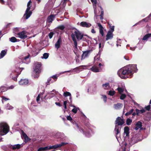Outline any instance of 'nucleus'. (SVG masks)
<instances>
[{
  "mask_svg": "<svg viewBox=\"0 0 151 151\" xmlns=\"http://www.w3.org/2000/svg\"><path fill=\"white\" fill-rule=\"evenodd\" d=\"M9 127L6 123L2 122L0 123V135L6 134L9 132Z\"/></svg>",
  "mask_w": 151,
  "mask_h": 151,
  "instance_id": "7ed1b4c3",
  "label": "nucleus"
},
{
  "mask_svg": "<svg viewBox=\"0 0 151 151\" xmlns=\"http://www.w3.org/2000/svg\"><path fill=\"white\" fill-rule=\"evenodd\" d=\"M91 32L92 33H95V31L94 29H92Z\"/></svg>",
  "mask_w": 151,
  "mask_h": 151,
  "instance_id": "338daca9",
  "label": "nucleus"
},
{
  "mask_svg": "<svg viewBox=\"0 0 151 151\" xmlns=\"http://www.w3.org/2000/svg\"><path fill=\"white\" fill-rule=\"evenodd\" d=\"M22 135L24 139V142H26L30 141V139L29 138L27 135L23 131H22Z\"/></svg>",
  "mask_w": 151,
  "mask_h": 151,
  "instance_id": "9d476101",
  "label": "nucleus"
},
{
  "mask_svg": "<svg viewBox=\"0 0 151 151\" xmlns=\"http://www.w3.org/2000/svg\"><path fill=\"white\" fill-rule=\"evenodd\" d=\"M52 78L54 79H56L57 78V76H53Z\"/></svg>",
  "mask_w": 151,
  "mask_h": 151,
  "instance_id": "0e129e2a",
  "label": "nucleus"
},
{
  "mask_svg": "<svg viewBox=\"0 0 151 151\" xmlns=\"http://www.w3.org/2000/svg\"><path fill=\"white\" fill-rule=\"evenodd\" d=\"M64 95L66 97L68 96H70V99H71V94L69 92H66L64 93Z\"/></svg>",
  "mask_w": 151,
  "mask_h": 151,
  "instance_id": "cd10ccee",
  "label": "nucleus"
},
{
  "mask_svg": "<svg viewBox=\"0 0 151 151\" xmlns=\"http://www.w3.org/2000/svg\"><path fill=\"white\" fill-rule=\"evenodd\" d=\"M29 56L30 55L29 54L27 56L23 58V62L24 63H25V61H26L29 58Z\"/></svg>",
  "mask_w": 151,
  "mask_h": 151,
  "instance_id": "e433bc0d",
  "label": "nucleus"
},
{
  "mask_svg": "<svg viewBox=\"0 0 151 151\" xmlns=\"http://www.w3.org/2000/svg\"><path fill=\"white\" fill-rule=\"evenodd\" d=\"M77 109L76 108H74L72 110V111L75 113H76L77 112Z\"/></svg>",
  "mask_w": 151,
  "mask_h": 151,
  "instance_id": "49530a36",
  "label": "nucleus"
},
{
  "mask_svg": "<svg viewBox=\"0 0 151 151\" xmlns=\"http://www.w3.org/2000/svg\"><path fill=\"white\" fill-rule=\"evenodd\" d=\"M102 98L104 99V102H106V101L107 100V97L105 95H102Z\"/></svg>",
  "mask_w": 151,
  "mask_h": 151,
  "instance_id": "37998d69",
  "label": "nucleus"
},
{
  "mask_svg": "<svg viewBox=\"0 0 151 151\" xmlns=\"http://www.w3.org/2000/svg\"><path fill=\"white\" fill-rule=\"evenodd\" d=\"M72 71V70H68V71H64V72H61V73H60V74H63L64 73H65L66 72H70Z\"/></svg>",
  "mask_w": 151,
  "mask_h": 151,
  "instance_id": "4d7b16f0",
  "label": "nucleus"
},
{
  "mask_svg": "<svg viewBox=\"0 0 151 151\" xmlns=\"http://www.w3.org/2000/svg\"><path fill=\"white\" fill-rule=\"evenodd\" d=\"M151 37V34H148L144 36L142 39V40H146L149 37Z\"/></svg>",
  "mask_w": 151,
  "mask_h": 151,
  "instance_id": "393cba45",
  "label": "nucleus"
},
{
  "mask_svg": "<svg viewBox=\"0 0 151 151\" xmlns=\"http://www.w3.org/2000/svg\"><path fill=\"white\" fill-rule=\"evenodd\" d=\"M102 86L105 89H108L110 88V86L109 83H106L102 85Z\"/></svg>",
  "mask_w": 151,
  "mask_h": 151,
  "instance_id": "b1692460",
  "label": "nucleus"
},
{
  "mask_svg": "<svg viewBox=\"0 0 151 151\" xmlns=\"http://www.w3.org/2000/svg\"><path fill=\"white\" fill-rule=\"evenodd\" d=\"M103 66V64H101V63H100L99 64V67H98V68H99L100 69V71H101V66Z\"/></svg>",
  "mask_w": 151,
  "mask_h": 151,
  "instance_id": "603ef678",
  "label": "nucleus"
},
{
  "mask_svg": "<svg viewBox=\"0 0 151 151\" xmlns=\"http://www.w3.org/2000/svg\"><path fill=\"white\" fill-rule=\"evenodd\" d=\"M56 145L57 148L58 147H62L60 143L56 144Z\"/></svg>",
  "mask_w": 151,
  "mask_h": 151,
  "instance_id": "6e6d98bb",
  "label": "nucleus"
},
{
  "mask_svg": "<svg viewBox=\"0 0 151 151\" xmlns=\"http://www.w3.org/2000/svg\"><path fill=\"white\" fill-rule=\"evenodd\" d=\"M67 102L66 101H64L63 103V104L64 106V108L66 109H67L66 104Z\"/></svg>",
  "mask_w": 151,
  "mask_h": 151,
  "instance_id": "09e8293b",
  "label": "nucleus"
},
{
  "mask_svg": "<svg viewBox=\"0 0 151 151\" xmlns=\"http://www.w3.org/2000/svg\"><path fill=\"white\" fill-rule=\"evenodd\" d=\"M49 38L51 39L53 36V34L52 33H50L49 35Z\"/></svg>",
  "mask_w": 151,
  "mask_h": 151,
  "instance_id": "13d9d810",
  "label": "nucleus"
},
{
  "mask_svg": "<svg viewBox=\"0 0 151 151\" xmlns=\"http://www.w3.org/2000/svg\"><path fill=\"white\" fill-rule=\"evenodd\" d=\"M124 123V120L120 117H118L115 121V125H122Z\"/></svg>",
  "mask_w": 151,
  "mask_h": 151,
  "instance_id": "0eeeda50",
  "label": "nucleus"
},
{
  "mask_svg": "<svg viewBox=\"0 0 151 151\" xmlns=\"http://www.w3.org/2000/svg\"><path fill=\"white\" fill-rule=\"evenodd\" d=\"M92 3L93 5V8L94 9V13L95 14V17H97L98 16V15L97 14V11L96 10V5L97 4V2L96 0H94V1H93V2H92Z\"/></svg>",
  "mask_w": 151,
  "mask_h": 151,
  "instance_id": "f3484780",
  "label": "nucleus"
},
{
  "mask_svg": "<svg viewBox=\"0 0 151 151\" xmlns=\"http://www.w3.org/2000/svg\"><path fill=\"white\" fill-rule=\"evenodd\" d=\"M2 102H3V100H4L5 101H6L7 100H9V99H8L7 98H6L5 96H3V97H2Z\"/></svg>",
  "mask_w": 151,
  "mask_h": 151,
  "instance_id": "a18cd8bd",
  "label": "nucleus"
},
{
  "mask_svg": "<svg viewBox=\"0 0 151 151\" xmlns=\"http://www.w3.org/2000/svg\"><path fill=\"white\" fill-rule=\"evenodd\" d=\"M58 28L61 30H63L65 28V27L63 25H60L58 27Z\"/></svg>",
  "mask_w": 151,
  "mask_h": 151,
  "instance_id": "c03bdc74",
  "label": "nucleus"
},
{
  "mask_svg": "<svg viewBox=\"0 0 151 151\" xmlns=\"http://www.w3.org/2000/svg\"><path fill=\"white\" fill-rule=\"evenodd\" d=\"M86 136H87V137H90L91 136L90 134H89L87 133L86 134Z\"/></svg>",
  "mask_w": 151,
  "mask_h": 151,
  "instance_id": "680f3d73",
  "label": "nucleus"
},
{
  "mask_svg": "<svg viewBox=\"0 0 151 151\" xmlns=\"http://www.w3.org/2000/svg\"><path fill=\"white\" fill-rule=\"evenodd\" d=\"M0 2L2 4H4V1L3 0H0Z\"/></svg>",
  "mask_w": 151,
  "mask_h": 151,
  "instance_id": "69168bd1",
  "label": "nucleus"
},
{
  "mask_svg": "<svg viewBox=\"0 0 151 151\" xmlns=\"http://www.w3.org/2000/svg\"><path fill=\"white\" fill-rule=\"evenodd\" d=\"M91 70L94 72H100V69L99 68L96 66L94 65L91 68Z\"/></svg>",
  "mask_w": 151,
  "mask_h": 151,
  "instance_id": "f8f14e48",
  "label": "nucleus"
},
{
  "mask_svg": "<svg viewBox=\"0 0 151 151\" xmlns=\"http://www.w3.org/2000/svg\"><path fill=\"white\" fill-rule=\"evenodd\" d=\"M55 104L57 105H58V106H61V105H60V103H58V102H56L55 103Z\"/></svg>",
  "mask_w": 151,
  "mask_h": 151,
  "instance_id": "e2e57ef3",
  "label": "nucleus"
},
{
  "mask_svg": "<svg viewBox=\"0 0 151 151\" xmlns=\"http://www.w3.org/2000/svg\"><path fill=\"white\" fill-rule=\"evenodd\" d=\"M104 15V11L102 9H101V14L100 15V18L102 20L103 19V16Z\"/></svg>",
  "mask_w": 151,
  "mask_h": 151,
  "instance_id": "4c0bfd02",
  "label": "nucleus"
},
{
  "mask_svg": "<svg viewBox=\"0 0 151 151\" xmlns=\"http://www.w3.org/2000/svg\"><path fill=\"white\" fill-rule=\"evenodd\" d=\"M32 3L31 0L29 1L27 4V8L25 11V14L24 15V17L26 19H27L31 16L32 13V11L30 10V8L31 6V3Z\"/></svg>",
  "mask_w": 151,
  "mask_h": 151,
  "instance_id": "39448f33",
  "label": "nucleus"
},
{
  "mask_svg": "<svg viewBox=\"0 0 151 151\" xmlns=\"http://www.w3.org/2000/svg\"><path fill=\"white\" fill-rule=\"evenodd\" d=\"M13 107L12 106L10 105L9 104H7V106H6V108L7 109H12Z\"/></svg>",
  "mask_w": 151,
  "mask_h": 151,
  "instance_id": "79ce46f5",
  "label": "nucleus"
},
{
  "mask_svg": "<svg viewBox=\"0 0 151 151\" xmlns=\"http://www.w3.org/2000/svg\"><path fill=\"white\" fill-rule=\"evenodd\" d=\"M35 66L34 77L35 78H38L39 76V74L40 72L41 63L36 62L35 63Z\"/></svg>",
  "mask_w": 151,
  "mask_h": 151,
  "instance_id": "20e7f679",
  "label": "nucleus"
},
{
  "mask_svg": "<svg viewBox=\"0 0 151 151\" xmlns=\"http://www.w3.org/2000/svg\"><path fill=\"white\" fill-rule=\"evenodd\" d=\"M40 95L39 94L38 95V96L37 97V99H36L38 103H39V101H40Z\"/></svg>",
  "mask_w": 151,
  "mask_h": 151,
  "instance_id": "de8ad7c7",
  "label": "nucleus"
},
{
  "mask_svg": "<svg viewBox=\"0 0 151 151\" xmlns=\"http://www.w3.org/2000/svg\"><path fill=\"white\" fill-rule=\"evenodd\" d=\"M87 66L86 65H81L79 67H77L76 68H75L73 69V70H72V72H73V70L74 71L76 72H78L80 71V70L81 69V67H86Z\"/></svg>",
  "mask_w": 151,
  "mask_h": 151,
  "instance_id": "aec40b11",
  "label": "nucleus"
},
{
  "mask_svg": "<svg viewBox=\"0 0 151 151\" xmlns=\"http://www.w3.org/2000/svg\"><path fill=\"white\" fill-rule=\"evenodd\" d=\"M133 109H132L130 111H129V112L126 113L125 115L126 116H128L129 115L131 114L133 112Z\"/></svg>",
  "mask_w": 151,
  "mask_h": 151,
  "instance_id": "c9c22d12",
  "label": "nucleus"
},
{
  "mask_svg": "<svg viewBox=\"0 0 151 151\" xmlns=\"http://www.w3.org/2000/svg\"><path fill=\"white\" fill-rule=\"evenodd\" d=\"M140 113H142L145 112V110L144 109H143L141 110H139Z\"/></svg>",
  "mask_w": 151,
  "mask_h": 151,
  "instance_id": "bf43d9fd",
  "label": "nucleus"
},
{
  "mask_svg": "<svg viewBox=\"0 0 151 151\" xmlns=\"http://www.w3.org/2000/svg\"><path fill=\"white\" fill-rule=\"evenodd\" d=\"M126 97V95L125 94H122L120 96V99L122 100L124 99Z\"/></svg>",
  "mask_w": 151,
  "mask_h": 151,
  "instance_id": "a19ab883",
  "label": "nucleus"
},
{
  "mask_svg": "<svg viewBox=\"0 0 151 151\" xmlns=\"http://www.w3.org/2000/svg\"><path fill=\"white\" fill-rule=\"evenodd\" d=\"M71 37L74 42L75 47L77 49V42L76 39L78 41L81 40L83 38V35L78 30L75 29L72 31Z\"/></svg>",
  "mask_w": 151,
  "mask_h": 151,
  "instance_id": "f03ea898",
  "label": "nucleus"
},
{
  "mask_svg": "<svg viewBox=\"0 0 151 151\" xmlns=\"http://www.w3.org/2000/svg\"><path fill=\"white\" fill-rule=\"evenodd\" d=\"M137 70L136 65H129L124 68L120 69L118 72L119 76L121 78L126 79L127 78H131L132 75Z\"/></svg>",
  "mask_w": 151,
  "mask_h": 151,
  "instance_id": "f257e3e1",
  "label": "nucleus"
},
{
  "mask_svg": "<svg viewBox=\"0 0 151 151\" xmlns=\"http://www.w3.org/2000/svg\"><path fill=\"white\" fill-rule=\"evenodd\" d=\"M109 26L110 27V30H109V31H110L113 33L114 30V26H111L110 24L109 25Z\"/></svg>",
  "mask_w": 151,
  "mask_h": 151,
  "instance_id": "ea45409f",
  "label": "nucleus"
},
{
  "mask_svg": "<svg viewBox=\"0 0 151 151\" xmlns=\"http://www.w3.org/2000/svg\"><path fill=\"white\" fill-rule=\"evenodd\" d=\"M6 51L5 50H2L0 54V59L3 58L6 55Z\"/></svg>",
  "mask_w": 151,
  "mask_h": 151,
  "instance_id": "a878e982",
  "label": "nucleus"
},
{
  "mask_svg": "<svg viewBox=\"0 0 151 151\" xmlns=\"http://www.w3.org/2000/svg\"><path fill=\"white\" fill-rule=\"evenodd\" d=\"M61 42V39L60 38H59L56 44H55V47L56 48L58 49L60 47V42Z\"/></svg>",
  "mask_w": 151,
  "mask_h": 151,
  "instance_id": "5701e85b",
  "label": "nucleus"
},
{
  "mask_svg": "<svg viewBox=\"0 0 151 151\" xmlns=\"http://www.w3.org/2000/svg\"><path fill=\"white\" fill-rule=\"evenodd\" d=\"M115 91H109L108 94L110 96H113L115 93Z\"/></svg>",
  "mask_w": 151,
  "mask_h": 151,
  "instance_id": "f704fd0d",
  "label": "nucleus"
},
{
  "mask_svg": "<svg viewBox=\"0 0 151 151\" xmlns=\"http://www.w3.org/2000/svg\"><path fill=\"white\" fill-rule=\"evenodd\" d=\"M123 105L122 104L118 103L114 105V107L115 109H120L122 107Z\"/></svg>",
  "mask_w": 151,
  "mask_h": 151,
  "instance_id": "4be33fe9",
  "label": "nucleus"
},
{
  "mask_svg": "<svg viewBox=\"0 0 151 151\" xmlns=\"http://www.w3.org/2000/svg\"><path fill=\"white\" fill-rule=\"evenodd\" d=\"M17 39L14 37H12L10 38V41L12 42H17Z\"/></svg>",
  "mask_w": 151,
  "mask_h": 151,
  "instance_id": "72a5a7b5",
  "label": "nucleus"
},
{
  "mask_svg": "<svg viewBox=\"0 0 151 151\" xmlns=\"http://www.w3.org/2000/svg\"><path fill=\"white\" fill-rule=\"evenodd\" d=\"M136 111L137 112V114H138L139 113H140V112L139 111V110H138V109H136Z\"/></svg>",
  "mask_w": 151,
  "mask_h": 151,
  "instance_id": "052dcab7",
  "label": "nucleus"
},
{
  "mask_svg": "<svg viewBox=\"0 0 151 151\" xmlns=\"http://www.w3.org/2000/svg\"><path fill=\"white\" fill-rule=\"evenodd\" d=\"M115 130L116 137V138L117 139V137H119L120 135V128H119V127L117 125H115Z\"/></svg>",
  "mask_w": 151,
  "mask_h": 151,
  "instance_id": "6e6552de",
  "label": "nucleus"
},
{
  "mask_svg": "<svg viewBox=\"0 0 151 151\" xmlns=\"http://www.w3.org/2000/svg\"><path fill=\"white\" fill-rule=\"evenodd\" d=\"M113 37V34L111 32L108 31L106 35V40L112 39Z\"/></svg>",
  "mask_w": 151,
  "mask_h": 151,
  "instance_id": "9b49d317",
  "label": "nucleus"
},
{
  "mask_svg": "<svg viewBox=\"0 0 151 151\" xmlns=\"http://www.w3.org/2000/svg\"><path fill=\"white\" fill-rule=\"evenodd\" d=\"M90 52V50H87L83 52L82 56V59H84L86 57H87Z\"/></svg>",
  "mask_w": 151,
  "mask_h": 151,
  "instance_id": "6ab92c4d",
  "label": "nucleus"
},
{
  "mask_svg": "<svg viewBox=\"0 0 151 151\" xmlns=\"http://www.w3.org/2000/svg\"><path fill=\"white\" fill-rule=\"evenodd\" d=\"M67 119L68 120H71L72 118L70 116H68L67 117Z\"/></svg>",
  "mask_w": 151,
  "mask_h": 151,
  "instance_id": "864d4df0",
  "label": "nucleus"
},
{
  "mask_svg": "<svg viewBox=\"0 0 151 151\" xmlns=\"http://www.w3.org/2000/svg\"><path fill=\"white\" fill-rule=\"evenodd\" d=\"M22 70L21 69V68H17L15 70V71L17 73L18 75L17 76H17H18L19 74L21 72Z\"/></svg>",
  "mask_w": 151,
  "mask_h": 151,
  "instance_id": "c85d7f7f",
  "label": "nucleus"
},
{
  "mask_svg": "<svg viewBox=\"0 0 151 151\" xmlns=\"http://www.w3.org/2000/svg\"><path fill=\"white\" fill-rule=\"evenodd\" d=\"M67 144H68V143H67V142H62L60 143L62 147L64 146V145H66Z\"/></svg>",
  "mask_w": 151,
  "mask_h": 151,
  "instance_id": "3c124183",
  "label": "nucleus"
},
{
  "mask_svg": "<svg viewBox=\"0 0 151 151\" xmlns=\"http://www.w3.org/2000/svg\"><path fill=\"white\" fill-rule=\"evenodd\" d=\"M80 24L83 27H89L91 26V24L85 22H81Z\"/></svg>",
  "mask_w": 151,
  "mask_h": 151,
  "instance_id": "dca6fc26",
  "label": "nucleus"
},
{
  "mask_svg": "<svg viewBox=\"0 0 151 151\" xmlns=\"http://www.w3.org/2000/svg\"><path fill=\"white\" fill-rule=\"evenodd\" d=\"M54 18L55 16L54 15H51L48 17L47 20V22L49 23H52V21H53Z\"/></svg>",
  "mask_w": 151,
  "mask_h": 151,
  "instance_id": "2eb2a0df",
  "label": "nucleus"
},
{
  "mask_svg": "<svg viewBox=\"0 0 151 151\" xmlns=\"http://www.w3.org/2000/svg\"><path fill=\"white\" fill-rule=\"evenodd\" d=\"M28 80L27 79H21L19 82V84L20 85H26L28 83Z\"/></svg>",
  "mask_w": 151,
  "mask_h": 151,
  "instance_id": "1a4fd4ad",
  "label": "nucleus"
},
{
  "mask_svg": "<svg viewBox=\"0 0 151 151\" xmlns=\"http://www.w3.org/2000/svg\"><path fill=\"white\" fill-rule=\"evenodd\" d=\"M146 109L147 110H149L150 108V105H149L145 107Z\"/></svg>",
  "mask_w": 151,
  "mask_h": 151,
  "instance_id": "8fccbe9b",
  "label": "nucleus"
},
{
  "mask_svg": "<svg viewBox=\"0 0 151 151\" xmlns=\"http://www.w3.org/2000/svg\"><path fill=\"white\" fill-rule=\"evenodd\" d=\"M132 120L130 119H128L126 120V124L128 125H130L132 122Z\"/></svg>",
  "mask_w": 151,
  "mask_h": 151,
  "instance_id": "473e14b6",
  "label": "nucleus"
},
{
  "mask_svg": "<svg viewBox=\"0 0 151 151\" xmlns=\"http://www.w3.org/2000/svg\"><path fill=\"white\" fill-rule=\"evenodd\" d=\"M22 146L23 145L22 144H17L12 146L11 148L13 150H15L16 149H18L22 147Z\"/></svg>",
  "mask_w": 151,
  "mask_h": 151,
  "instance_id": "ddd939ff",
  "label": "nucleus"
},
{
  "mask_svg": "<svg viewBox=\"0 0 151 151\" xmlns=\"http://www.w3.org/2000/svg\"><path fill=\"white\" fill-rule=\"evenodd\" d=\"M117 90L118 91L119 93L120 94H121L124 91V88H122L121 87H119L117 88Z\"/></svg>",
  "mask_w": 151,
  "mask_h": 151,
  "instance_id": "bb28decb",
  "label": "nucleus"
},
{
  "mask_svg": "<svg viewBox=\"0 0 151 151\" xmlns=\"http://www.w3.org/2000/svg\"><path fill=\"white\" fill-rule=\"evenodd\" d=\"M148 17H147L146 18L143 19L142 20L145 21H147L148 20Z\"/></svg>",
  "mask_w": 151,
  "mask_h": 151,
  "instance_id": "774afa93",
  "label": "nucleus"
},
{
  "mask_svg": "<svg viewBox=\"0 0 151 151\" xmlns=\"http://www.w3.org/2000/svg\"><path fill=\"white\" fill-rule=\"evenodd\" d=\"M27 32L25 31H23L21 32H19L17 34L18 37L22 39H24L27 37Z\"/></svg>",
  "mask_w": 151,
  "mask_h": 151,
  "instance_id": "423d86ee",
  "label": "nucleus"
},
{
  "mask_svg": "<svg viewBox=\"0 0 151 151\" xmlns=\"http://www.w3.org/2000/svg\"><path fill=\"white\" fill-rule=\"evenodd\" d=\"M56 145L57 148L58 147H62L60 143L56 144Z\"/></svg>",
  "mask_w": 151,
  "mask_h": 151,
  "instance_id": "5fc2aeb1",
  "label": "nucleus"
},
{
  "mask_svg": "<svg viewBox=\"0 0 151 151\" xmlns=\"http://www.w3.org/2000/svg\"><path fill=\"white\" fill-rule=\"evenodd\" d=\"M57 149L56 145H55L53 146H50L48 147V149Z\"/></svg>",
  "mask_w": 151,
  "mask_h": 151,
  "instance_id": "7c9ffc66",
  "label": "nucleus"
},
{
  "mask_svg": "<svg viewBox=\"0 0 151 151\" xmlns=\"http://www.w3.org/2000/svg\"><path fill=\"white\" fill-rule=\"evenodd\" d=\"M97 25L99 27V32L102 36L104 35L103 29L104 28L100 23H98Z\"/></svg>",
  "mask_w": 151,
  "mask_h": 151,
  "instance_id": "4468645a",
  "label": "nucleus"
},
{
  "mask_svg": "<svg viewBox=\"0 0 151 151\" xmlns=\"http://www.w3.org/2000/svg\"><path fill=\"white\" fill-rule=\"evenodd\" d=\"M129 129L128 127H125L124 128V135L128 136L129 134Z\"/></svg>",
  "mask_w": 151,
  "mask_h": 151,
  "instance_id": "a211bd4d",
  "label": "nucleus"
},
{
  "mask_svg": "<svg viewBox=\"0 0 151 151\" xmlns=\"http://www.w3.org/2000/svg\"><path fill=\"white\" fill-rule=\"evenodd\" d=\"M49 56L48 54L47 53H45L43 55V58L46 59H47Z\"/></svg>",
  "mask_w": 151,
  "mask_h": 151,
  "instance_id": "58836bf2",
  "label": "nucleus"
},
{
  "mask_svg": "<svg viewBox=\"0 0 151 151\" xmlns=\"http://www.w3.org/2000/svg\"><path fill=\"white\" fill-rule=\"evenodd\" d=\"M142 127V123L140 122H138L136 124L135 129L136 130Z\"/></svg>",
  "mask_w": 151,
  "mask_h": 151,
  "instance_id": "412c9836",
  "label": "nucleus"
},
{
  "mask_svg": "<svg viewBox=\"0 0 151 151\" xmlns=\"http://www.w3.org/2000/svg\"><path fill=\"white\" fill-rule=\"evenodd\" d=\"M48 149V147H40V148L38 151H44L45 150Z\"/></svg>",
  "mask_w": 151,
  "mask_h": 151,
  "instance_id": "c756f323",
  "label": "nucleus"
},
{
  "mask_svg": "<svg viewBox=\"0 0 151 151\" xmlns=\"http://www.w3.org/2000/svg\"><path fill=\"white\" fill-rule=\"evenodd\" d=\"M100 55H97L96 56H95L94 58V60L99 61L100 60Z\"/></svg>",
  "mask_w": 151,
  "mask_h": 151,
  "instance_id": "2f4dec72",
  "label": "nucleus"
}]
</instances>
